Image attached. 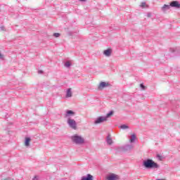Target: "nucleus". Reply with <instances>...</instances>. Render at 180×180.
I'll use <instances>...</instances> for the list:
<instances>
[{
    "mask_svg": "<svg viewBox=\"0 0 180 180\" xmlns=\"http://www.w3.org/2000/svg\"><path fill=\"white\" fill-rule=\"evenodd\" d=\"M143 167L146 168V169H155L160 168V165L152 159H146L143 161Z\"/></svg>",
    "mask_w": 180,
    "mask_h": 180,
    "instance_id": "obj_1",
    "label": "nucleus"
},
{
    "mask_svg": "<svg viewBox=\"0 0 180 180\" xmlns=\"http://www.w3.org/2000/svg\"><path fill=\"white\" fill-rule=\"evenodd\" d=\"M134 147V146L131 144H127V145H124L122 146L118 147L117 148V151H118L119 153H127L129 151H131Z\"/></svg>",
    "mask_w": 180,
    "mask_h": 180,
    "instance_id": "obj_2",
    "label": "nucleus"
},
{
    "mask_svg": "<svg viewBox=\"0 0 180 180\" xmlns=\"http://www.w3.org/2000/svg\"><path fill=\"white\" fill-rule=\"evenodd\" d=\"M72 141L73 143H75V144H84L85 142L84 139L78 135H74L72 136Z\"/></svg>",
    "mask_w": 180,
    "mask_h": 180,
    "instance_id": "obj_3",
    "label": "nucleus"
},
{
    "mask_svg": "<svg viewBox=\"0 0 180 180\" xmlns=\"http://www.w3.org/2000/svg\"><path fill=\"white\" fill-rule=\"evenodd\" d=\"M68 126L73 129L74 130H77V122L74 119L68 118L67 122Z\"/></svg>",
    "mask_w": 180,
    "mask_h": 180,
    "instance_id": "obj_4",
    "label": "nucleus"
},
{
    "mask_svg": "<svg viewBox=\"0 0 180 180\" xmlns=\"http://www.w3.org/2000/svg\"><path fill=\"white\" fill-rule=\"evenodd\" d=\"M104 122H108V120H106V117L103 116H100L96 119V120L94 121V124H101V123H104Z\"/></svg>",
    "mask_w": 180,
    "mask_h": 180,
    "instance_id": "obj_5",
    "label": "nucleus"
},
{
    "mask_svg": "<svg viewBox=\"0 0 180 180\" xmlns=\"http://www.w3.org/2000/svg\"><path fill=\"white\" fill-rule=\"evenodd\" d=\"M75 112L71 110H66L65 113V117H71V116H75Z\"/></svg>",
    "mask_w": 180,
    "mask_h": 180,
    "instance_id": "obj_6",
    "label": "nucleus"
},
{
    "mask_svg": "<svg viewBox=\"0 0 180 180\" xmlns=\"http://www.w3.org/2000/svg\"><path fill=\"white\" fill-rule=\"evenodd\" d=\"M170 6H172V8H176L177 9H179L180 8L179 1H172L170 3Z\"/></svg>",
    "mask_w": 180,
    "mask_h": 180,
    "instance_id": "obj_7",
    "label": "nucleus"
},
{
    "mask_svg": "<svg viewBox=\"0 0 180 180\" xmlns=\"http://www.w3.org/2000/svg\"><path fill=\"white\" fill-rule=\"evenodd\" d=\"M108 180H118L119 176L115 174H111L107 177Z\"/></svg>",
    "mask_w": 180,
    "mask_h": 180,
    "instance_id": "obj_8",
    "label": "nucleus"
},
{
    "mask_svg": "<svg viewBox=\"0 0 180 180\" xmlns=\"http://www.w3.org/2000/svg\"><path fill=\"white\" fill-rule=\"evenodd\" d=\"M81 180H94V176H92L90 174H88L86 176H82Z\"/></svg>",
    "mask_w": 180,
    "mask_h": 180,
    "instance_id": "obj_9",
    "label": "nucleus"
},
{
    "mask_svg": "<svg viewBox=\"0 0 180 180\" xmlns=\"http://www.w3.org/2000/svg\"><path fill=\"white\" fill-rule=\"evenodd\" d=\"M103 54L105 56V57H110V56H112V49H108L103 51Z\"/></svg>",
    "mask_w": 180,
    "mask_h": 180,
    "instance_id": "obj_10",
    "label": "nucleus"
},
{
    "mask_svg": "<svg viewBox=\"0 0 180 180\" xmlns=\"http://www.w3.org/2000/svg\"><path fill=\"white\" fill-rule=\"evenodd\" d=\"M106 86H109V83H106L105 82H101L98 86V89H102L103 88H106Z\"/></svg>",
    "mask_w": 180,
    "mask_h": 180,
    "instance_id": "obj_11",
    "label": "nucleus"
},
{
    "mask_svg": "<svg viewBox=\"0 0 180 180\" xmlns=\"http://www.w3.org/2000/svg\"><path fill=\"white\" fill-rule=\"evenodd\" d=\"M107 144H108V146H112V144H113V141L112 140V138H110V135H108L107 136Z\"/></svg>",
    "mask_w": 180,
    "mask_h": 180,
    "instance_id": "obj_12",
    "label": "nucleus"
},
{
    "mask_svg": "<svg viewBox=\"0 0 180 180\" xmlns=\"http://www.w3.org/2000/svg\"><path fill=\"white\" fill-rule=\"evenodd\" d=\"M113 113H115V112L113 110H111L108 113H107V115L104 116V117H105V120H108V119H109L110 116H113Z\"/></svg>",
    "mask_w": 180,
    "mask_h": 180,
    "instance_id": "obj_13",
    "label": "nucleus"
},
{
    "mask_svg": "<svg viewBox=\"0 0 180 180\" xmlns=\"http://www.w3.org/2000/svg\"><path fill=\"white\" fill-rule=\"evenodd\" d=\"M72 96V91H71V89H68L66 93V98H71Z\"/></svg>",
    "mask_w": 180,
    "mask_h": 180,
    "instance_id": "obj_14",
    "label": "nucleus"
},
{
    "mask_svg": "<svg viewBox=\"0 0 180 180\" xmlns=\"http://www.w3.org/2000/svg\"><path fill=\"white\" fill-rule=\"evenodd\" d=\"M169 8H171V6H170V5L165 4V5L162 7V11L163 12H165V11H168V9H169Z\"/></svg>",
    "mask_w": 180,
    "mask_h": 180,
    "instance_id": "obj_15",
    "label": "nucleus"
},
{
    "mask_svg": "<svg viewBox=\"0 0 180 180\" xmlns=\"http://www.w3.org/2000/svg\"><path fill=\"white\" fill-rule=\"evenodd\" d=\"M30 138H26L25 141V145L26 147H29L30 146Z\"/></svg>",
    "mask_w": 180,
    "mask_h": 180,
    "instance_id": "obj_16",
    "label": "nucleus"
},
{
    "mask_svg": "<svg viewBox=\"0 0 180 180\" xmlns=\"http://www.w3.org/2000/svg\"><path fill=\"white\" fill-rule=\"evenodd\" d=\"M171 53H179V48H172L170 49Z\"/></svg>",
    "mask_w": 180,
    "mask_h": 180,
    "instance_id": "obj_17",
    "label": "nucleus"
},
{
    "mask_svg": "<svg viewBox=\"0 0 180 180\" xmlns=\"http://www.w3.org/2000/svg\"><path fill=\"white\" fill-rule=\"evenodd\" d=\"M134 141H136V134H133L131 136L130 143H134Z\"/></svg>",
    "mask_w": 180,
    "mask_h": 180,
    "instance_id": "obj_18",
    "label": "nucleus"
},
{
    "mask_svg": "<svg viewBox=\"0 0 180 180\" xmlns=\"http://www.w3.org/2000/svg\"><path fill=\"white\" fill-rule=\"evenodd\" d=\"M120 129H122V130H124L126 129H129V126L126 125V124H122L121 126H120Z\"/></svg>",
    "mask_w": 180,
    "mask_h": 180,
    "instance_id": "obj_19",
    "label": "nucleus"
},
{
    "mask_svg": "<svg viewBox=\"0 0 180 180\" xmlns=\"http://www.w3.org/2000/svg\"><path fill=\"white\" fill-rule=\"evenodd\" d=\"M65 67H66L67 68H69V67H71V63L68 61L65 63Z\"/></svg>",
    "mask_w": 180,
    "mask_h": 180,
    "instance_id": "obj_20",
    "label": "nucleus"
},
{
    "mask_svg": "<svg viewBox=\"0 0 180 180\" xmlns=\"http://www.w3.org/2000/svg\"><path fill=\"white\" fill-rule=\"evenodd\" d=\"M156 157H157L158 160H159V161H162V160L164 158V157H162L158 154L156 155Z\"/></svg>",
    "mask_w": 180,
    "mask_h": 180,
    "instance_id": "obj_21",
    "label": "nucleus"
},
{
    "mask_svg": "<svg viewBox=\"0 0 180 180\" xmlns=\"http://www.w3.org/2000/svg\"><path fill=\"white\" fill-rule=\"evenodd\" d=\"M60 33H53V37H60Z\"/></svg>",
    "mask_w": 180,
    "mask_h": 180,
    "instance_id": "obj_22",
    "label": "nucleus"
},
{
    "mask_svg": "<svg viewBox=\"0 0 180 180\" xmlns=\"http://www.w3.org/2000/svg\"><path fill=\"white\" fill-rule=\"evenodd\" d=\"M140 87L141 88V89H146V86H144V84H140Z\"/></svg>",
    "mask_w": 180,
    "mask_h": 180,
    "instance_id": "obj_23",
    "label": "nucleus"
},
{
    "mask_svg": "<svg viewBox=\"0 0 180 180\" xmlns=\"http://www.w3.org/2000/svg\"><path fill=\"white\" fill-rule=\"evenodd\" d=\"M141 8H144V6H146V2L141 3Z\"/></svg>",
    "mask_w": 180,
    "mask_h": 180,
    "instance_id": "obj_24",
    "label": "nucleus"
},
{
    "mask_svg": "<svg viewBox=\"0 0 180 180\" xmlns=\"http://www.w3.org/2000/svg\"><path fill=\"white\" fill-rule=\"evenodd\" d=\"M147 17L148 18H151V13H147Z\"/></svg>",
    "mask_w": 180,
    "mask_h": 180,
    "instance_id": "obj_25",
    "label": "nucleus"
},
{
    "mask_svg": "<svg viewBox=\"0 0 180 180\" xmlns=\"http://www.w3.org/2000/svg\"><path fill=\"white\" fill-rule=\"evenodd\" d=\"M33 180H39V178L37 177V176H34Z\"/></svg>",
    "mask_w": 180,
    "mask_h": 180,
    "instance_id": "obj_26",
    "label": "nucleus"
},
{
    "mask_svg": "<svg viewBox=\"0 0 180 180\" xmlns=\"http://www.w3.org/2000/svg\"><path fill=\"white\" fill-rule=\"evenodd\" d=\"M38 74H43V70H38Z\"/></svg>",
    "mask_w": 180,
    "mask_h": 180,
    "instance_id": "obj_27",
    "label": "nucleus"
},
{
    "mask_svg": "<svg viewBox=\"0 0 180 180\" xmlns=\"http://www.w3.org/2000/svg\"><path fill=\"white\" fill-rule=\"evenodd\" d=\"M0 29L1 30H5V27H1Z\"/></svg>",
    "mask_w": 180,
    "mask_h": 180,
    "instance_id": "obj_28",
    "label": "nucleus"
},
{
    "mask_svg": "<svg viewBox=\"0 0 180 180\" xmlns=\"http://www.w3.org/2000/svg\"><path fill=\"white\" fill-rule=\"evenodd\" d=\"M0 58H4V56H2V53H0Z\"/></svg>",
    "mask_w": 180,
    "mask_h": 180,
    "instance_id": "obj_29",
    "label": "nucleus"
},
{
    "mask_svg": "<svg viewBox=\"0 0 180 180\" xmlns=\"http://www.w3.org/2000/svg\"><path fill=\"white\" fill-rule=\"evenodd\" d=\"M80 2H85L86 0H79Z\"/></svg>",
    "mask_w": 180,
    "mask_h": 180,
    "instance_id": "obj_30",
    "label": "nucleus"
}]
</instances>
